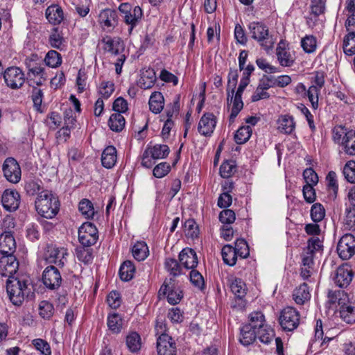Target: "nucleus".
Returning a JSON list of instances; mask_svg holds the SVG:
<instances>
[{"label":"nucleus","instance_id":"obj_14","mask_svg":"<svg viewBox=\"0 0 355 355\" xmlns=\"http://www.w3.org/2000/svg\"><path fill=\"white\" fill-rule=\"evenodd\" d=\"M21 196L15 189H6L1 196L3 208L10 212L16 211L20 205Z\"/></svg>","mask_w":355,"mask_h":355},{"label":"nucleus","instance_id":"obj_61","mask_svg":"<svg viewBox=\"0 0 355 355\" xmlns=\"http://www.w3.org/2000/svg\"><path fill=\"white\" fill-rule=\"evenodd\" d=\"M325 216L324 207L320 203L313 204L311 209V216L312 220L315 222L321 221Z\"/></svg>","mask_w":355,"mask_h":355},{"label":"nucleus","instance_id":"obj_22","mask_svg":"<svg viewBox=\"0 0 355 355\" xmlns=\"http://www.w3.org/2000/svg\"><path fill=\"white\" fill-rule=\"evenodd\" d=\"M257 330H255L252 326L245 324L240 329V343L244 346H248L253 343L257 338Z\"/></svg>","mask_w":355,"mask_h":355},{"label":"nucleus","instance_id":"obj_29","mask_svg":"<svg viewBox=\"0 0 355 355\" xmlns=\"http://www.w3.org/2000/svg\"><path fill=\"white\" fill-rule=\"evenodd\" d=\"M293 297L297 304H304L311 297L308 285L304 283L295 288L293 293Z\"/></svg>","mask_w":355,"mask_h":355},{"label":"nucleus","instance_id":"obj_26","mask_svg":"<svg viewBox=\"0 0 355 355\" xmlns=\"http://www.w3.org/2000/svg\"><path fill=\"white\" fill-rule=\"evenodd\" d=\"M149 108L155 114L162 112L164 106V98L159 92H153L149 99Z\"/></svg>","mask_w":355,"mask_h":355},{"label":"nucleus","instance_id":"obj_5","mask_svg":"<svg viewBox=\"0 0 355 355\" xmlns=\"http://www.w3.org/2000/svg\"><path fill=\"white\" fill-rule=\"evenodd\" d=\"M68 254L67 248L49 244L46 248L45 259L49 263L63 267L67 262Z\"/></svg>","mask_w":355,"mask_h":355},{"label":"nucleus","instance_id":"obj_52","mask_svg":"<svg viewBox=\"0 0 355 355\" xmlns=\"http://www.w3.org/2000/svg\"><path fill=\"white\" fill-rule=\"evenodd\" d=\"M45 64L52 68L58 67L62 63L60 54L54 50L49 51L44 58Z\"/></svg>","mask_w":355,"mask_h":355},{"label":"nucleus","instance_id":"obj_18","mask_svg":"<svg viewBox=\"0 0 355 355\" xmlns=\"http://www.w3.org/2000/svg\"><path fill=\"white\" fill-rule=\"evenodd\" d=\"M216 124V116L212 113H205L198 123V130L203 136H210L214 130Z\"/></svg>","mask_w":355,"mask_h":355},{"label":"nucleus","instance_id":"obj_39","mask_svg":"<svg viewBox=\"0 0 355 355\" xmlns=\"http://www.w3.org/2000/svg\"><path fill=\"white\" fill-rule=\"evenodd\" d=\"M230 288L234 295L239 299H242L246 295V285L241 279L234 278L232 279Z\"/></svg>","mask_w":355,"mask_h":355},{"label":"nucleus","instance_id":"obj_45","mask_svg":"<svg viewBox=\"0 0 355 355\" xmlns=\"http://www.w3.org/2000/svg\"><path fill=\"white\" fill-rule=\"evenodd\" d=\"M234 99L232 100L233 105L230 116V121L234 122L235 118L237 116L240 111L243 107V103L242 101V96L239 94H234Z\"/></svg>","mask_w":355,"mask_h":355},{"label":"nucleus","instance_id":"obj_6","mask_svg":"<svg viewBox=\"0 0 355 355\" xmlns=\"http://www.w3.org/2000/svg\"><path fill=\"white\" fill-rule=\"evenodd\" d=\"M279 321L284 330L291 331L299 325L300 314L295 309L288 306L282 311Z\"/></svg>","mask_w":355,"mask_h":355},{"label":"nucleus","instance_id":"obj_25","mask_svg":"<svg viewBox=\"0 0 355 355\" xmlns=\"http://www.w3.org/2000/svg\"><path fill=\"white\" fill-rule=\"evenodd\" d=\"M46 17L53 24H59L64 19L63 11L60 6L51 5L46 10Z\"/></svg>","mask_w":355,"mask_h":355},{"label":"nucleus","instance_id":"obj_32","mask_svg":"<svg viewBox=\"0 0 355 355\" xmlns=\"http://www.w3.org/2000/svg\"><path fill=\"white\" fill-rule=\"evenodd\" d=\"M295 127L294 119L292 116L285 115L278 120V130L284 134L290 135Z\"/></svg>","mask_w":355,"mask_h":355},{"label":"nucleus","instance_id":"obj_60","mask_svg":"<svg viewBox=\"0 0 355 355\" xmlns=\"http://www.w3.org/2000/svg\"><path fill=\"white\" fill-rule=\"evenodd\" d=\"M236 171V164L233 161L224 162L220 167V174L223 178L231 177Z\"/></svg>","mask_w":355,"mask_h":355},{"label":"nucleus","instance_id":"obj_48","mask_svg":"<svg viewBox=\"0 0 355 355\" xmlns=\"http://www.w3.org/2000/svg\"><path fill=\"white\" fill-rule=\"evenodd\" d=\"M126 345L130 351L136 352L141 348V338L137 332H132L126 338Z\"/></svg>","mask_w":355,"mask_h":355},{"label":"nucleus","instance_id":"obj_63","mask_svg":"<svg viewBox=\"0 0 355 355\" xmlns=\"http://www.w3.org/2000/svg\"><path fill=\"white\" fill-rule=\"evenodd\" d=\"M114 91V85L111 81H103L98 88L99 94L103 98H108Z\"/></svg>","mask_w":355,"mask_h":355},{"label":"nucleus","instance_id":"obj_13","mask_svg":"<svg viewBox=\"0 0 355 355\" xmlns=\"http://www.w3.org/2000/svg\"><path fill=\"white\" fill-rule=\"evenodd\" d=\"M19 262L13 255H4L0 259V274L8 279L15 278V275L18 270Z\"/></svg>","mask_w":355,"mask_h":355},{"label":"nucleus","instance_id":"obj_62","mask_svg":"<svg viewBox=\"0 0 355 355\" xmlns=\"http://www.w3.org/2000/svg\"><path fill=\"white\" fill-rule=\"evenodd\" d=\"M35 349L40 352L42 355H51V349L47 341L42 338H36L32 341Z\"/></svg>","mask_w":355,"mask_h":355},{"label":"nucleus","instance_id":"obj_55","mask_svg":"<svg viewBox=\"0 0 355 355\" xmlns=\"http://www.w3.org/2000/svg\"><path fill=\"white\" fill-rule=\"evenodd\" d=\"M189 279L193 286L196 287L200 291H202L205 288V282L204 278L201 273L195 270V268L192 269L190 272Z\"/></svg>","mask_w":355,"mask_h":355},{"label":"nucleus","instance_id":"obj_17","mask_svg":"<svg viewBox=\"0 0 355 355\" xmlns=\"http://www.w3.org/2000/svg\"><path fill=\"white\" fill-rule=\"evenodd\" d=\"M277 60L282 67H291L293 64L295 58L291 49L282 41H281L276 49Z\"/></svg>","mask_w":355,"mask_h":355},{"label":"nucleus","instance_id":"obj_51","mask_svg":"<svg viewBox=\"0 0 355 355\" xmlns=\"http://www.w3.org/2000/svg\"><path fill=\"white\" fill-rule=\"evenodd\" d=\"M76 254L77 259L85 264L92 263L93 260V250L85 247H80L76 248Z\"/></svg>","mask_w":355,"mask_h":355},{"label":"nucleus","instance_id":"obj_3","mask_svg":"<svg viewBox=\"0 0 355 355\" xmlns=\"http://www.w3.org/2000/svg\"><path fill=\"white\" fill-rule=\"evenodd\" d=\"M248 29L251 37L257 41L265 50L271 49L274 44L272 35L270 34L268 27L261 21H252L249 24Z\"/></svg>","mask_w":355,"mask_h":355},{"label":"nucleus","instance_id":"obj_10","mask_svg":"<svg viewBox=\"0 0 355 355\" xmlns=\"http://www.w3.org/2000/svg\"><path fill=\"white\" fill-rule=\"evenodd\" d=\"M2 171L4 177L8 182L16 184L20 181L21 168L15 159L12 157L6 158L3 164Z\"/></svg>","mask_w":355,"mask_h":355},{"label":"nucleus","instance_id":"obj_24","mask_svg":"<svg viewBox=\"0 0 355 355\" xmlns=\"http://www.w3.org/2000/svg\"><path fill=\"white\" fill-rule=\"evenodd\" d=\"M102 165L107 168H112L116 162V150L112 146L106 147L101 156Z\"/></svg>","mask_w":355,"mask_h":355},{"label":"nucleus","instance_id":"obj_50","mask_svg":"<svg viewBox=\"0 0 355 355\" xmlns=\"http://www.w3.org/2000/svg\"><path fill=\"white\" fill-rule=\"evenodd\" d=\"M38 309L40 315L45 320H49L53 315L54 307L49 301H42L39 304Z\"/></svg>","mask_w":355,"mask_h":355},{"label":"nucleus","instance_id":"obj_47","mask_svg":"<svg viewBox=\"0 0 355 355\" xmlns=\"http://www.w3.org/2000/svg\"><path fill=\"white\" fill-rule=\"evenodd\" d=\"M78 209L86 218H92L95 214L93 204L88 199H83L79 202Z\"/></svg>","mask_w":355,"mask_h":355},{"label":"nucleus","instance_id":"obj_15","mask_svg":"<svg viewBox=\"0 0 355 355\" xmlns=\"http://www.w3.org/2000/svg\"><path fill=\"white\" fill-rule=\"evenodd\" d=\"M354 277V272L348 264L340 266L336 270L334 281L340 288H346L351 283Z\"/></svg>","mask_w":355,"mask_h":355},{"label":"nucleus","instance_id":"obj_57","mask_svg":"<svg viewBox=\"0 0 355 355\" xmlns=\"http://www.w3.org/2000/svg\"><path fill=\"white\" fill-rule=\"evenodd\" d=\"M343 173L347 182L355 183V161H348L343 167Z\"/></svg>","mask_w":355,"mask_h":355},{"label":"nucleus","instance_id":"obj_37","mask_svg":"<svg viewBox=\"0 0 355 355\" xmlns=\"http://www.w3.org/2000/svg\"><path fill=\"white\" fill-rule=\"evenodd\" d=\"M221 254L225 263L230 266L236 264L238 254L235 252L234 247L230 245H225L222 248Z\"/></svg>","mask_w":355,"mask_h":355},{"label":"nucleus","instance_id":"obj_1","mask_svg":"<svg viewBox=\"0 0 355 355\" xmlns=\"http://www.w3.org/2000/svg\"><path fill=\"white\" fill-rule=\"evenodd\" d=\"M6 291L10 302L15 306L21 305L26 297L31 299L34 295L30 279L26 277L8 279Z\"/></svg>","mask_w":355,"mask_h":355},{"label":"nucleus","instance_id":"obj_7","mask_svg":"<svg viewBox=\"0 0 355 355\" xmlns=\"http://www.w3.org/2000/svg\"><path fill=\"white\" fill-rule=\"evenodd\" d=\"M3 76L6 85L12 89L21 87L25 82V75L17 67H8L3 73Z\"/></svg>","mask_w":355,"mask_h":355},{"label":"nucleus","instance_id":"obj_23","mask_svg":"<svg viewBox=\"0 0 355 355\" xmlns=\"http://www.w3.org/2000/svg\"><path fill=\"white\" fill-rule=\"evenodd\" d=\"M155 81V72L153 69H148L141 72L137 85L143 89H148L153 87Z\"/></svg>","mask_w":355,"mask_h":355},{"label":"nucleus","instance_id":"obj_53","mask_svg":"<svg viewBox=\"0 0 355 355\" xmlns=\"http://www.w3.org/2000/svg\"><path fill=\"white\" fill-rule=\"evenodd\" d=\"M24 189L28 195L34 196L42 189V182L40 180H29L26 182Z\"/></svg>","mask_w":355,"mask_h":355},{"label":"nucleus","instance_id":"obj_2","mask_svg":"<svg viewBox=\"0 0 355 355\" xmlns=\"http://www.w3.org/2000/svg\"><path fill=\"white\" fill-rule=\"evenodd\" d=\"M35 206L38 214L44 218L51 219L58 213L60 202L58 197L51 191L45 190L38 193L35 201Z\"/></svg>","mask_w":355,"mask_h":355},{"label":"nucleus","instance_id":"obj_64","mask_svg":"<svg viewBox=\"0 0 355 355\" xmlns=\"http://www.w3.org/2000/svg\"><path fill=\"white\" fill-rule=\"evenodd\" d=\"M345 225L349 230L355 231V208L346 209Z\"/></svg>","mask_w":355,"mask_h":355},{"label":"nucleus","instance_id":"obj_46","mask_svg":"<svg viewBox=\"0 0 355 355\" xmlns=\"http://www.w3.org/2000/svg\"><path fill=\"white\" fill-rule=\"evenodd\" d=\"M26 66L28 69V74L30 78L33 76L36 78L37 76L45 75L44 67L42 63H37L33 60H29L26 62Z\"/></svg>","mask_w":355,"mask_h":355},{"label":"nucleus","instance_id":"obj_20","mask_svg":"<svg viewBox=\"0 0 355 355\" xmlns=\"http://www.w3.org/2000/svg\"><path fill=\"white\" fill-rule=\"evenodd\" d=\"M98 18L99 23L104 29L114 27L117 24V12L114 10H103Z\"/></svg>","mask_w":355,"mask_h":355},{"label":"nucleus","instance_id":"obj_11","mask_svg":"<svg viewBox=\"0 0 355 355\" xmlns=\"http://www.w3.org/2000/svg\"><path fill=\"white\" fill-rule=\"evenodd\" d=\"M174 280L170 279L169 284L166 282L160 287L158 295L159 297L166 296L167 295V301L169 304L175 305L178 304L183 297L182 291L179 288L175 286Z\"/></svg>","mask_w":355,"mask_h":355},{"label":"nucleus","instance_id":"obj_12","mask_svg":"<svg viewBox=\"0 0 355 355\" xmlns=\"http://www.w3.org/2000/svg\"><path fill=\"white\" fill-rule=\"evenodd\" d=\"M157 352L158 355H176L175 341L166 334H160L157 338Z\"/></svg>","mask_w":355,"mask_h":355},{"label":"nucleus","instance_id":"obj_28","mask_svg":"<svg viewBox=\"0 0 355 355\" xmlns=\"http://www.w3.org/2000/svg\"><path fill=\"white\" fill-rule=\"evenodd\" d=\"M327 297V303L330 306L338 303L341 306L342 304H347L346 302L348 301L347 294L343 290H329Z\"/></svg>","mask_w":355,"mask_h":355},{"label":"nucleus","instance_id":"obj_59","mask_svg":"<svg viewBox=\"0 0 355 355\" xmlns=\"http://www.w3.org/2000/svg\"><path fill=\"white\" fill-rule=\"evenodd\" d=\"M235 252L241 258H246L250 254L249 247L247 242L243 239H237L235 242V247L234 248Z\"/></svg>","mask_w":355,"mask_h":355},{"label":"nucleus","instance_id":"obj_16","mask_svg":"<svg viewBox=\"0 0 355 355\" xmlns=\"http://www.w3.org/2000/svg\"><path fill=\"white\" fill-rule=\"evenodd\" d=\"M16 250V242L10 230H5L0 235V253L2 256L13 254Z\"/></svg>","mask_w":355,"mask_h":355},{"label":"nucleus","instance_id":"obj_35","mask_svg":"<svg viewBox=\"0 0 355 355\" xmlns=\"http://www.w3.org/2000/svg\"><path fill=\"white\" fill-rule=\"evenodd\" d=\"M135 272V267L131 261H125L119 269V276L123 281H130L132 279Z\"/></svg>","mask_w":355,"mask_h":355},{"label":"nucleus","instance_id":"obj_21","mask_svg":"<svg viewBox=\"0 0 355 355\" xmlns=\"http://www.w3.org/2000/svg\"><path fill=\"white\" fill-rule=\"evenodd\" d=\"M104 50L116 56L124 50L123 42L119 38L107 37L103 38Z\"/></svg>","mask_w":355,"mask_h":355},{"label":"nucleus","instance_id":"obj_41","mask_svg":"<svg viewBox=\"0 0 355 355\" xmlns=\"http://www.w3.org/2000/svg\"><path fill=\"white\" fill-rule=\"evenodd\" d=\"M343 40V51L347 55L355 54V31H347Z\"/></svg>","mask_w":355,"mask_h":355},{"label":"nucleus","instance_id":"obj_9","mask_svg":"<svg viewBox=\"0 0 355 355\" xmlns=\"http://www.w3.org/2000/svg\"><path fill=\"white\" fill-rule=\"evenodd\" d=\"M336 250L342 259H349L355 254V237L351 234L343 235L338 243Z\"/></svg>","mask_w":355,"mask_h":355},{"label":"nucleus","instance_id":"obj_38","mask_svg":"<svg viewBox=\"0 0 355 355\" xmlns=\"http://www.w3.org/2000/svg\"><path fill=\"white\" fill-rule=\"evenodd\" d=\"M125 120L119 113L112 114L108 121L110 128L116 132H121L125 127Z\"/></svg>","mask_w":355,"mask_h":355},{"label":"nucleus","instance_id":"obj_19","mask_svg":"<svg viewBox=\"0 0 355 355\" xmlns=\"http://www.w3.org/2000/svg\"><path fill=\"white\" fill-rule=\"evenodd\" d=\"M179 261L185 268H196L198 263L196 252L194 250L185 248L179 254Z\"/></svg>","mask_w":355,"mask_h":355},{"label":"nucleus","instance_id":"obj_40","mask_svg":"<svg viewBox=\"0 0 355 355\" xmlns=\"http://www.w3.org/2000/svg\"><path fill=\"white\" fill-rule=\"evenodd\" d=\"M151 155V157L155 159L166 158L170 152L169 148L165 144H156L151 148H146Z\"/></svg>","mask_w":355,"mask_h":355},{"label":"nucleus","instance_id":"obj_27","mask_svg":"<svg viewBox=\"0 0 355 355\" xmlns=\"http://www.w3.org/2000/svg\"><path fill=\"white\" fill-rule=\"evenodd\" d=\"M340 316L347 324L355 323V304L347 303L340 307Z\"/></svg>","mask_w":355,"mask_h":355},{"label":"nucleus","instance_id":"obj_54","mask_svg":"<svg viewBox=\"0 0 355 355\" xmlns=\"http://www.w3.org/2000/svg\"><path fill=\"white\" fill-rule=\"evenodd\" d=\"M184 232L187 237L196 239L199 234V228L193 219H188L184 223Z\"/></svg>","mask_w":355,"mask_h":355},{"label":"nucleus","instance_id":"obj_49","mask_svg":"<svg viewBox=\"0 0 355 355\" xmlns=\"http://www.w3.org/2000/svg\"><path fill=\"white\" fill-rule=\"evenodd\" d=\"M347 8L351 13L345 26L347 31H355V0H347Z\"/></svg>","mask_w":355,"mask_h":355},{"label":"nucleus","instance_id":"obj_56","mask_svg":"<svg viewBox=\"0 0 355 355\" xmlns=\"http://www.w3.org/2000/svg\"><path fill=\"white\" fill-rule=\"evenodd\" d=\"M301 46L308 53L314 52L317 46L316 38L313 35H306L302 39Z\"/></svg>","mask_w":355,"mask_h":355},{"label":"nucleus","instance_id":"obj_30","mask_svg":"<svg viewBox=\"0 0 355 355\" xmlns=\"http://www.w3.org/2000/svg\"><path fill=\"white\" fill-rule=\"evenodd\" d=\"M142 15V10L139 6H135L129 12H126L125 15H122L124 21L127 24L130 25V31L137 25Z\"/></svg>","mask_w":355,"mask_h":355},{"label":"nucleus","instance_id":"obj_43","mask_svg":"<svg viewBox=\"0 0 355 355\" xmlns=\"http://www.w3.org/2000/svg\"><path fill=\"white\" fill-rule=\"evenodd\" d=\"M164 268L170 275L173 277L182 274V266L178 261L173 258H166L164 261Z\"/></svg>","mask_w":355,"mask_h":355},{"label":"nucleus","instance_id":"obj_42","mask_svg":"<svg viewBox=\"0 0 355 355\" xmlns=\"http://www.w3.org/2000/svg\"><path fill=\"white\" fill-rule=\"evenodd\" d=\"M252 130L250 126H241L234 134V141L238 144L246 143L252 135Z\"/></svg>","mask_w":355,"mask_h":355},{"label":"nucleus","instance_id":"obj_4","mask_svg":"<svg viewBox=\"0 0 355 355\" xmlns=\"http://www.w3.org/2000/svg\"><path fill=\"white\" fill-rule=\"evenodd\" d=\"M98 239V232L96 226L90 223H84L78 229V240L84 247L94 245Z\"/></svg>","mask_w":355,"mask_h":355},{"label":"nucleus","instance_id":"obj_33","mask_svg":"<svg viewBox=\"0 0 355 355\" xmlns=\"http://www.w3.org/2000/svg\"><path fill=\"white\" fill-rule=\"evenodd\" d=\"M107 324L113 334H119L122 329L123 319L119 313H110L107 316Z\"/></svg>","mask_w":355,"mask_h":355},{"label":"nucleus","instance_id":"obj_8","mask_svg":"<svg viewBox=\"0 0 355 355\" xmlns=\"http://www.w3.org/2000/svg\"><path fill=\"white\" fill-rule=\"evenodd\" d=\"M42 281L46 288L55 291L60 287L62 279L59 270L53 266H49L44 270Z\"/></svg>","mask_w":355,"mask_h":355},{"label":"nucleus","instance_id":"obj_58","mask_svg":"<svg viewBox=\"0 0 355 355\" xmlns=\"http://www.w3.org/2000/svg\"><path fill=\"white\" fill-rule=\"evenodd\" d=\"M275 336L274 331L268 326L257 330V337L264 344H269Z\"/></svg>","mask_w":355,"mask_h":355},{"label":"nucleus","instance_id":"obj_31","mask_svg":"<svg viewBox=\"0 0 355 355\" xmlns=\"http://www.w3.org/2000/svg\"><path fill=\"white\" fill-rule=\"evenodd\" d=\"M344 151L349 155H355V131L350 130L345 132L343 139Z\"/></svg>","mask_w":355,"mask_h":355},{"label":"nucleus","instance_id":"obj_36","mask_svg":"<svg viewBox=\"0 0 355 355\" xmlns=\"http://www.w3.org/2000/svg\"><path fill=\"white\" fill-rule=\"evenodd\" d=\"M65 42L63 34L58 28H53L49 36V44L54 49H61Z\"/></svg>","mask_w":355,"mask_h":355},{"label":"nucleus","instance_id":"obj_44","mask_svg":"<svg viewBox=\"0 0 355 355\" xmlns=\"http://www.w3.org/2000/svg\"><path fill=\"white\" fill-rule=\"evenodd\" d=\"M249 319L250 322L248 324L252 326L255 330H260L266 326L265 324V317L261 312L252 313L249 316Z\"/></svg>","mask_w":355,"mask_h":355},{"label":"nucleus","instance_id":"obj_34","mask_svg":"<svg viewBox=\"0 0 355 355\" xmlns=\"http://www.w3.org/2000/svg\"><path fill=\"white\" fill-rule=\"evenodd\" d=\"M132 253L136 260L141 261L148 256L149 250L145 242L138 241L133 245Z\"/></svg>","mask_w":355,"mask_h":355}]
</instances>
